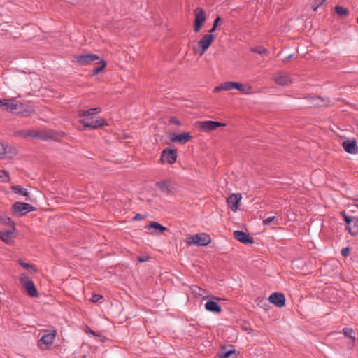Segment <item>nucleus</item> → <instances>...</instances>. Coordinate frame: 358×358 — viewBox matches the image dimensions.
I'll list each match as a JSON object with an SVG mask.
<instances>
[{
	"label": "nucleus",
	"mask_w": 358,
	"mask_h": 358,
	"mask_svg": "<svg viewBox=\"0 0 358 358\" xmlns=\"http://www.w3.org/2000/svg\"><path fill=\"white\" fill-rule=\"evenodd\" d=\"M101 112L100 107L87 110L79 111L78 116L82 117L80 122L86 127L96 129L106 124L105 120L101 117L95 118L93 115Z\"/></svg>",
	"instance_id": "obj_1"
},
{
	"label": "nucleus",
	"mask_w": 358,
	"mask_h": 358,
	"mask_svg": "<svg viewBox=\"0 0 358 358\" xmlns=\"http://www.w3.org/2000/svg\"><path fill=\"white\" fill-rule=\"evenodd\" d=\"M184 242L188 245L206 246L211 242L210 236L205 233L187 235Z\"/></svg>",
	"instance_id": "obj_2"
},
{
	"label": "nucleus",
	"mask_w": 358,
	"mask_h": 358,
	"mask_svg": "<svg viewBox=\"0 0 358 358\" xmlns=\"http://www.w3.org/2000/svg\"><path fill=\"white\" fill-rule=\"evenodd\" d=\"M19 280L22 286L30 296L37 297L38 296V292L34 284V282L25 273L20 274Z\"/></svg>",
	"instance_id": "obj_3"
},
{
	"label": "nucleus",
	"mask_w": 358,
	"mask_h": 358,
	"mask_svg": "<svg viewBox=\"0 0 358 358\" xmlns=\"http://www.w3.org/2000/svg\"><path fill=\"white\" fill-rule=\"evenodd\" d=\"M215 39L213 34H206L198 41L197 48H194V52L199 55H203L210 46L212 42Z\"/></svg>",
	"instance_id": "obj_4"
},
{
	"label": "nucleus",
	"mask_w": 358,
	"mask_h": 358,
	"mask_svg": "<svg viewBox=\"0 0 358 358\" xmlns=\"http://www.w3.org/2000/svg\"><path fill=\"white\" fill-rule=\"evenodd\" d=\"M20 134L23 137H33L42 140H47L49 138H53V134L51 131L47 130H24L20 132Z\"/></svg>",
	"instance_id": "obj_5"
},
{
	"label": "nucleus",
	"mask_w": 358,
	"mask_h": 358,
	"mask_svg": "<svg viewBox=\"0 0 358 358\" xmlns=\"http://www.w3.org/2000/svg\"><path fill=\"white\" fill-rule=\"evenodd\" d=\"M195 126L201 131L210 132L215 130L219 127H224L225 124L220 122L207 120L198 121L195 123Z\"/></svg>",
	"instance_id": "obj_6"
},
{
	"label": "nucleus",
	"mask_w": 358,
	"mask_h": 358,
	"mask_svg": "<svg viewBox=\"0 0 358 358\" xmlns=\"http://www.w3.org/2000/svg\"><path fill=\"white\" fill-rule=\"evenodd\" d=\"M34 210V207L27 203L15 202L12 206L13 214L17 217H22Z\"/></svg>",
	"instance_id": "obj_7"
},
{
	"label": "nucleus",
	"mask_w": 358,
	"mask_h": 358,
	"mask_svg": "<svg viewBox=\"0 0 358 358\" xmlns=\"http://www.w3.org/2000/svg\"><path fill=\"white\" fill-rule=\"evenodd\" d=\"M194 31L198 33L201 31L202 26L206 20L205 11L201 8H196L194 10Z\"/></svg>",
	"instance_id": "obj_8"
},
{
	"label": "nucleus",
	"mask_w": 358,
	"mask_h": 358,
	"mask_svg": "<svg viewBox=\"0 0 358 358\" xmlns=\"http://www.w3.org/2000/svg\"><path fill=\"white\" fill-rule=\"evenodd\" d=\"M56 331L54 330L52 332L46 331L42 338L38 341V345L41 349L48 350L53 344L55 338Z\"/></svg>",
	"instance_id": "obj_9"
},
{
	"label": "nucleus",
	"mask_w": 358,
	"mask_h": 358,
	"mask_svg": "<svg viewBox=\"0 0 358 358\" xmlns=\"http://www.w3.org/2000/svg\"><path fill=\"white\" fill-rule=\"evenodd\" d=\"M18 101L15 99H0V107L9 113H15Z\"/></svg>",
	"instance_id": "obj_10"
},
{
	"label": "nucleus",
	"mask_w": 358,
	"mask_h": 358,
	"mask_svg": "<svg viewBox=\"0 0 358 358\" xmlns=\"http://www.w3.org/2000/svg\"><path fill=\"white\" fill-rule=\"evenodd\" d=\"M177 159V152L173 149L164 150L161 153L160 160L162 163L173 164Z\"/></svg>",
	"instance_id": "obj_11"
},
{
	"label": "nucleus",
	"mask_w": 358,
	"mask_h": 358,
	"mask_svg": "<svg viewBox=\"0 0 358 358\" xmlns=\"http://www.w3.org/2000/svg\"><path fill=\"white\" fill-rule=\"evenodd\" d=\"M241 199V194L232 193L227 199V203L233 212H236L239 208Z\"/></svg>",
	"instance_id": "obj_12"
},
{
	"label": "nucleus",
	"mask_w": 358,
	"mask_h": 358,
	"mask_svg": "<svg viewBox=\"0 0 358 358\" xmlns=\"http://www.w3.org/2000/svg\"><path fill=\"white\" fill-rule=\"evenodd\" d=\"M99 57L95 54L80 55L75 56L76 61L81 65H87L92 62L98 60Z\"/></svg>",
	"instance_id": "obj_13"
},
{
	"label": "nucleus",
	"mask_w": 358,
	"mask_h": 358,
	"mask_svg": "<svg viewBox=\"0 0 358 358\" xmlns=\"http://www.w3.org/2000/svg\"><path fill=\"white\" fill-rule=\"evenodd\" d=\"M18 108L16 110L15 113L22 115L24 117H28L34 113V108L29 105L24 104L20 101L17 103Z\"/></svg>",
	"instance_id": "obj_14"
},
{
	"label": "nucleus",
	"mask_w": 358,
	"mask_h": 358,
	"mask_svg": "<svg viewBox=\"0 0 358 358\" xmlns=\"http://www.w3.org/2000/svg\"><path fill=\"white\" fill-rule=\"evenodd\" d=\"M147 229L150 231V233L152 235L155 236H160L164 231L168 230L166 227L156 222H152L147 227Z\"/></svg>",
	"instance_id": "obj_15"
},
{
	"label": "nucleus",
	"mask_w": 358,
	"mask_h": 358,
	"mask_svg": "<svg viewBox=\"0 0 358 358\" xmlns=\"http://www.w3.org/2000/svg\"><path fill=\"white\" fill-rule=\"evenodd\" d=\"M269 301L277 307L281 308L285 306V297L282 293L275 292L270 295Z\"/></svg>",
	"instance_id": "obj_16"
},
{
	"label": "nucleus",
	"mask_w": 358,
	"mask_h": 358,
	"mask_svg": "<svg viewBox=\"0 0 358 358\" xmlns=\"http://www.w3.org/2000/svg\"><path fill=\"white\" fill-rule=\"evenodd\" d=\"M233 235H234V237L237 241H238L239 242H241L242 243L246 244V243H253V239L252 238H250L248 234H247L246 233H245L242 231H239V230L234 231L233 233Z\"/></svg>",
	"instance_id": "obj_17"
},
{
	"label": "nucleus",
	"mask_w": 358,
	"mask_h": 358,
	"mask_svg": "<svg viewBox=\"0 0 358 358\" xmlns=\"http://www.w3.org/2000/svg\"><path fill=\"white\" fill-rule=\"evenodd\" d=\"M343 149L350 154H356L358 152V147L355 140H347L342 144Z\"/></svg>",
	"instance_id": "obj_18"
},
{
	"label": "nucleus",
	"mask_w": 358,
	"mask_h": 358,
	"mask_svg": "<svg viewBox=\"0 0 358 358\" xmlns=\"http://www.w3.org/2000/svg\"><path fill=\"white\" fill-rule=\"evenodd\" d=\"M273 79L275 83L280 85H287L292 83V80L289 76L282 73H276Z\"/></svg>",
	"instance_id": "obj_19"
},
{
	"label": "nucleus",
	"mask_w": 358,
	"mask_h": 358,
	"mask_svg": "<svg viewBox=\"0 0 358 358\" xmlns=\"http://www.w3.org/2000/svg\"><path fill=\"white\" fill-rule=\"evenodd\" d=\"M191 138V136L189 133H182L180 134H173L171 137V139L173 142L179 143L181 144H184L186 142L189 141Z\"/></svg>",
	"instance_id": "obj_20"
},
{
	"label": "nucleus",
	"mask_w": 358,
	"mask_h": 358,
	"mask_svg": "<svg viewBox=\"0 0 358 358\" xmlns=\"http://www.w3.org/2000/svg\"><path fill=\"white\" fill-rule=\"evenodd\" d=\"M235 89L238 90L244 94H250L253 93L252 87L249 84H242L236 82Z\"/></svg>",
	"instance_id": "obj_21"
},
{
	"label": "nucleus",
	"mask_w": 358,
	"mask_h": 358,
	"mask_svg": "<svg viewBox=\"0 0 358 358\" xmlns=\"http://www.w3.org/2000/svg\"><path fill=\"white\" fill-rule=\"evenodd\" d=\"M205 308L208 311L213 313H220L222 310L220 305L214 301H208L205 304Z\"/></svg>",
	"instance_id": "obj_22"
},
{
	"label": "nucleus",
	"mask_w": 358,
	"mask_h": 358,
	"mask_svg": "<svg viewBox=\"0 0 358 358\" xmlns=\"http://www.w3.org/2000/svg\"><path fill=\"white\" fill-rule=\"evenodd\" d=\"M11 189L16 194H20L26 198V200H29V194L27 189L23 188L19 185H13Z\"/></svg>",
	"instance_id": "obj_23"
},
{
	"label": "nucleus",
	"mask_w": 358,
	"mask_h": 358,
	"mask_svg": "<svg viewBox=\"0 0 358 358\" xmlns=\"http://www.w3.org/2000/svg\"><path fill=\"white\" fill-rule=\"evenodd\" d=\"M192 292L196 296H201L203 299H206L210 296L208 293L203 289L198 286H192L191 287Z\"/></svg>",
	"instance_id": "obj_24"
},
{
	"label": "nucleus",
	"mask_w": 358,
	"mask_h": 358,
	"mask_svg": "<svg viewBox=\"0 0 358 358\" xmlns=\"http://www.w3.org/2000/svg\"><path fill=\"white\" fill-rule=\"evenodd\" d=\"M11 150H13L11 147L8 145L0 143V159H4L8 157V154L10 152Z\"/></svg>",
	"instance_id": "obj_25"
},
{
	"label": "nucleus",
	"mask_w": 358,
	"mask_h": 358,
	"mask_svg": "<svg viewBox=\"0 0 358 358\" xmlns=\"http://www.w3.org/2000/svg\"><path fill=\"white\" fill-rule=\"evenodd\" d=\"M0 223L10 226L13 228L15 227V224L12 220L1 211H0Z\"/></svg>",
	"instance_id": "obj_26"
},
{
	"label": "nucleus",
	"mask_w": 358,
	"mask_h": 358,
	"mask_svg": "<svg viewBox=\"0 0 358 358\" xmlns=\"http://www.w3.org/2000/svg\"><path fill=\"white\" fill-rule=\"evenodd\" d=\"M98 60H99V62L97 63H96V66L93 69V73H92L93 75H96L99 73H100L101 71L103 70V69L106 66V62L105 60L100 59H99Z\"/></svg>",
	"instance_id": "obj_27"
},
{
	"label": "nucleus",
	"mask_w": 358,
	"mask_h": 358,
	"mask_svg": "<svg viewBox=\"0 0 358 358\" xmlns=\"http://www.w3.org/2000/svg\"><path fill=\"white\" fill-rule=\"evenodd\" d=\"M19 264L24 268L27 269L31 273H36L37 272L36 268L31 264L26 263L22 260L20 259L18 261Z\"/></svg>",
	"instance_id": "obj_28"
},
{
	"label": "nucleus",
	"mask_w": 358,
	"mask_h": 358,
	"mask_svg": "<svg viewBox=\"0 0 358 358\" xmlns=\"http://www.w3.org/2000/svg\"><path fill=\"white\" fill-rule=\"evenodd\" d=\"M12 234L13 232L11 231L2 232L0 238L6 243H10L12 242Z\"/></svg>",
	"instance_id": "obj_29"
},
{
	"label": "nucleus",
	"mask_w": 358,
	"mask_h": 358,
	"mask_svg": "<svg viewBox=\"0 0 358 358\" xmlns=\"http://www.w3.org/2000/svg\"><path fill=\"white\" fill-rule=\"evenodd\" d=\"M343 331L344 335L350 338L352 341L355 340V333L352 328H344Z\"/></svg>",
	"instance_id": "obj_30"
},
{
	"label": "nucleus",
	"mask_w": 358,
	"mask_h": 358,
	"mask_svg": "<svg viewBox=\"0 0 358 358\" xmlns=\"http://www.w3.org/2000/svg\"><path fill=\"white\" fill-rule=\"evenodd\" d=\"M0 181L5 183L10 181V177L7 171L0 170Z\"/></svg>",
	"instance_id": "obj_31"
},
{
	"label": "nucleus",
	"mask_w": 358,
	"mask_h": 358,
	"mask_svg": "<svg viewBox=\"0 0 358 358\" xmlns=\"http://www.w3.org/2000/svg\"><path fill=\"white\" fill-rule=\"evenodd\" d=\"M335 11L338 15L342 17L346 16L348 14V9L339 6L335 7Z\"/></svg>",
	"instance_id": "obj_32"
},
{
	"label": "nucleus",
	"mask_w": 358,
	"mask_h": 358,
	"mask_svg": "<svg viewBox=\"0 0 358 358\" xmlns=\"http://www.w3.org/2000/svg\"><path fill=\"white\" fill-rule=\"evenodd\" d=\"M235 83L236 82L227 81L223 83L224 91H230L233 89H235Z\"/></svg>",
	"instance_id": "obj_33"
},
{
	"label": "nucleus",
	"mask_w": 358,
	"mask_h": 358,
	"mask_svg": "<svg viewBox=\"0 0 358 358\" xmlns=\"http://www.w3.org/2000/svg\"><path fill=\"white\" fill-rule=\"evenodd\" d=\"M252 52H253L255 53H257L259 55H264V54H266L268 52V50L266 48H264V47L259 46V47H256V48H253L252 50Z\"/></svg>",
	"instance_id": "obj_34"
},
{
	"label": "nucleus",
	"mask_w": 358,
	"mask_h": 358,
	"mask_svg": "<svg viewBox=\"0 0 358 358\" xmlns=\"http://www.w3.org/2000/svg\"><path fill=\"white\" fill-rule=\"evenodd\" d=\"M234 350H228V351H223L219 355L220 358H231L232 355H234Z\"/></svg>",
	"instance_id": "obj_35"
},
{
	"label": "nucleus",
	"mask_w": 358,
	"mask_h": 358,
	"mask_svg": "<svg viewBox=\"0 0 358 358\" xmlns=\"http://www.w3.org/2000/svg\"><path fill=\"white\" fill-rule=\"evenodd\" d=\"M315 104L317 106L322 107L327 106L328 103L327 101H324L321 98L317 97L314 99Z\"/></svg>",
	"instance_id": "obj_36"
},
{
	"label": "nucleus",
	"mask_w": 358,
	"mask_h": 358,
	"mask_svg": "<svg viewBox=\"0 0 358 358\" xmlns=\"http://www.w3.org/2000/svg\"><path fill=\"white\" fill-rule=\"evenodd\" d=\"M220 21V18L219 17L215 18V20H214L213 27L209 30L208 34H213V32H214L215 31V29H217V27L218 26V23Z\"/></svg>",
	"instance_id": "obj_37"
},
{
	"label": "nucleus",
	"mask_w": 358,
	"mask_h": 358,
	"mask_svg": "<svg viewBox=\"0 0 358 358\" xmlns=\"http://www.w3.org/2000/svg\"><path fill=\"white\" fill-rule=\"evenodd\" d=\"M276 218L275 216L269 217L263 221V224L265 226H268L271 222H274Z\"/></svg>",
	"instance_id": "obj_38"
},
{
	"label": "nucleus",
	"mask_w": 358,
	"mask_h": 358,
	"mask_svg": "<svg viewBox=\"0 0 358 358\" xmlns=\"http://www.w3.org/2000/svg\"><path fill=\"white\" fill-rule=\"evenodd\" d=\"M324 0H314L313 8L314 11H316L317 8L322 4Z\"/></svg>",
	"instance_id": "obj_39"
},
{
	"label": "nucleus",
	"mask_w": 358,
	"mask_h": 358,
	"mask_svg": "<svg viewBox=\"0 0 358 358\" xmlns=\"http://www.w3.org/2000/svg\"><path fill=\"white\" fill-rule=\"evenodd\" d=\"M341 215H343L345 222L348 224H350V223L352 221L353 217L348 216L344 212L341 213Z\"/></svg>",
	"instance_id": "obj_40"
},
{
	"label": "nucleus",
	"mask_w": 358,
	"mask_h": 358,
	"mask_svg": "<svg viewBox=\"0 0 358 358\" xmlns=\"http://www.w3.org/2000/svg\"><path fill=\"white\" fill-rule=\"evenodd\" d=\"M221 91H224V86H223V83H222L221 85L215 87L214 89H213V92H221Z\"/></svg>",
	"instance_id": "obj_41"
},
{
	"label": "nucleus",
	"mask_w": 358,
	"mask_h": 358,
	"mask_svg": "<svg viewBox=\"0 0 358 358\" xmlns=\"http://www.w3.org/2000/svg\"><path fill=\"white\" fill-rule=\"evenodd\" d=\"M341 255L344 257H347L349 255V248H345L341 250Z\"/></svg>",
	"instance_id": "obj_42"
},
{
	"label": "nucleus",
	"mask_w": 358,
	"mask_h": 358,
	"mask_svg": "<svg viewBox=\"0 0 358 358\" xmlns=\"http://www.w3.org/2000/svg\"><path fill=\"white\" fill-rule=\"evenodd\" d=\"M86 332L90 334V335H92L93 336H96V337H99V335L94 331H92V329H90V328H87V330H86Z\"/></svg>",
	"instance_id": "obj_43"
},
{
	"label": "nucleus",
	"mask_w": 358,
	"mask_h": 358,
	"mask_svg": "<svg viewBox=\"0 0 358 358\" xmlns=\"http://www.w3.org/2000/svg\"><path fill=\"white\" fill-rule=\"evenodd\" d=\"M143 219V216L141 215V214H136L134 217V220H141Z\"/></svg>",
	"instance_id": "obj_44"
},
{
	"label": "nucleus",
	"mask_w": 358,
	"mask_h": 358,
	"mask_svg": "<svg viewBox=\"0 0 358 358\" xmlns=\"http://www.w3.org/2000/svg\"><path fill=\"white\" fill-rule=\"evenodd\" d=\"M101 299L99 295L95 294L92 296V301L93 302H97Z\"/></svg>",
	"instance_id": "obj_45"
},
{
	"label": "nucleus",
	"mask_w": 358,
	"mask_h": 358,
	"mask_svg": "<svg viewBox=\"0 0 358 358\" xmlns=\"http://www.w3.org/2000/svg\"><path fill=\"white\" fill-rule=\"evenodd\" d=\"M171 122L176 124H178V125H180V122L175 118H173L171 120Z\"/></svg>",
	"instance_id": "obj_46"
},
{
	"label": "nucleus",
	"mask_w": 358,
	"mask_h": 358,
	"mask_svg": "<svg viewBox=\"0 0 358 358\" xmlns=\"http://www.w3.org/2000/svg\"><path fill=\"white\" fill-rule=\"evenodd\" d=\"M148 257L147 258H141V257H138V260L140 262H145L148 260Z\"/></svg>",
	"instance_id": "obj_47"
},
{
	"label": "nucleus",
	"mask_w": 358,
	"mask_h": 358,
	"mask_svg": "<svg viewBox=\"0 0 358 358\" xmlns=\"http://www.w3.org/2000/svg\"><path fill=\"white\" fill-rule=\"evenodd\" d=\"M292 55H288L287 57H286L285 59V60H288V59H291V58H292Z\"/></svg>",
	"instance_id": "obj_48"
},
{
	"label": "nucleus",
	"mask_w": 358,
	"mask_h": 358,
	"mask_svg": "<svg viewBox=\"0 0 358 358\" xmlns=\"http://www.w3.org/2000/svg\"><path fill=\"white\" fill-rule=\"evenodd\" d=\"M348 229L349 232H350L351 234H352V231H351V228H350V227H348Z\"/></svg>",
	"instance_id": "obj_49"
},
{
	"label": "nucleus",
	"mask_w": 358,
	"mask_h": 358,
	"mask_svg": "<svg viewBox=\"0 0 358 358\" xmlns=\"http://www.w3.org/2000/svg\"><path fill=\"white\" fill-rule=\"evenodd\" d=\"M163 184H164V182L159 183V184H158V185H159V187H160Z\"/></svg>",
	"instance_id": "obj_50"
},
{
	"label": "nucleus",
	"mask_w": 358,
	"mask_h": 358,
	"mask_svg": "<svg viewBox=\"0 0 358 358\" xmlns=\"http://www.w3.org/2000/svg\"><path fill=\"white\" fill-rule=\"evenodd\" d=\"M353 200H354L355 201H357V202H358V197H357V198H356V199H354ZM357 207H358V205H357Z\"/></svg>",
	"instance_id": "obj_51"
},
{
	"label": "nucleus",
	"mask_w": 358,
	"mask_h": 358,
	"mask_svg": "<svg viewBox=\"0 0 358 358\" xmlns=\"http://www.w3.org/2000/svg\"><path fill=\"white\" fill-rule=\"evenodd\" d=\"M357 24H358V17H357Z\"/></svg>",
	"instance_id": "obj_52"
}]
</instances>
